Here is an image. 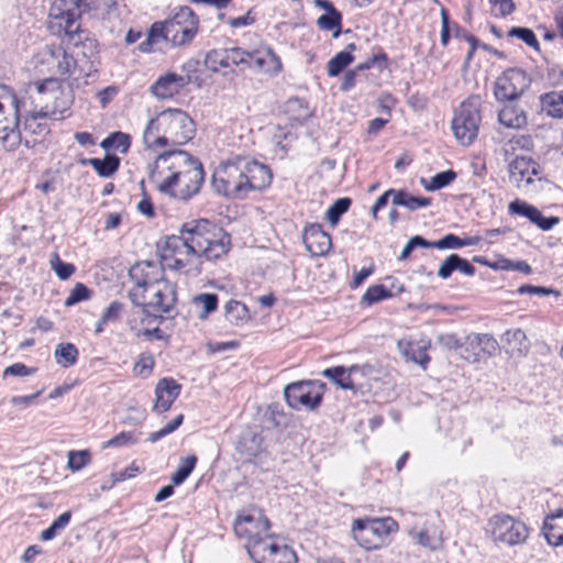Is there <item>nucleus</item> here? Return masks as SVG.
<instances>
[{
    "label": "nucleus",
    "instance_id": "obj_64",
    "mask_svg": "<svg viewBox=\"0 0 563 563\" xmlns=\"http://www.w3.org/2000/svg\"><path fill=\"white\" fill-rule=\"evenodd\" d=\"M438 342L442 347H444L449 351L457 350V349H461L463 351V341H461V339L456 334H453V333L440 334L438 336Z\"/></svg>",
    "mask_w": 563,
    "mask_h": 563
},
{
    "label": "nucleus",
    "instance_id": "obj_1",
    "mask_svg": "<svg viewBox=\"0 0 563 563\" xmlns=\"http://www.w3.org/2000/svg\"><path fill=\"white\" fill-rule=\"evenodd\" d=\"M271 183L268 166L240 155L220 163L211 178L214 192L229 199H244L250 192L264 190Z\"/></svg>",
    "mask_w": 563,
    "mask_h": 563
},
{
    "label": "nucleus",
    "instance_id": "obj_50",
    "mask_svg": "<svg viewBox=\"0 0 563 563\" xmlns=\"http://www.w3.org/2000/svg\"><path fill=\"white\" fill-rule=\"evenodd\" d=\"M508 36L517 37L525 42L528 46L539 51L540 44L534 32L529 27L514 26L508 31Z\"/></svg>",
    "mask_w": 563,
    "mask_h": 563
},
{
    "label": "nucleus",
    "instance_id": "obj_22",
    "mask_svg": "<svg viewBox=\"0 0 563 563\" xmlns=\"http://www.w3.org/2000/svg\"><path fill=\"white\" fill-rule=\"evenodd\" d=\"M408 534L416 544L429 551H437L443 544L442 529L435 520L426 519L421 526H411Z\"/></svg>",
    "mask_w": 563,
    "mask_h": 563
},
{
    "label": "nucleus",
    "instance_id": "obj_18",
    "mask_svg": "<svg viewBox=\"0 0 563 563\" xmlns=\"http://www.w3.org/2000/svg\"><path fill=\"white\" fill-rule=\"evenodd\" d=\"M529 87L526 73L518 68L505 70L495 81L494 95L498 101L512 102Z\"/></svg>",
    "mask_w": 563,
    "mask_h": 563
},
{
    "label": "nucleus",
    "instance_id": "obj_44",
    "mask_svg": "<svg viewBox=\"0 0 563 563\" xmlns=\"http://www.w3.org/2000/svg\"><path fill=\"white\" fill-rule=\"evenodd\" d=\"M317 25L320 30L333 31L332 36L336 38L341 34L342 13L339 10L323 13L318 18Z\"/></svg>",
    "mask_w": 563,
    "mask_h": 563
},
{
    "label": "nucleus",
    "instance_id": "obj_15",
    "mask_svg": "<svg viewBox=\"0 0 563 563\" xmlns=\"http://www.w3.org/2000/svg\"><path fill=\"white\" fill-rule=\"evenodd\" d=\"M195 258H198L197 254L190 250L181 234L166 238L161 250V263L165 268L181 271L187 268Z\"/></svg>",
    "mask_w": 563,
    "mask_h": 563
},
{
    "label": "nucleus",
    "instance_id": "obj_38",
    "mask_svg": "<svg viewBox=\"0 0 563 563\" xmlns=\"http://www.w3.org/2000/svg\"><path fill=\"white\" fill-rule=\"evenodd\" d=\"M322 376L329 378L342 389L355 390L353 378L349 375L344 366L339 365L325 368L322 372Z\"/></svg>",
    "mask_w": 563,
    "mask_h": 563
},
{
    "label": "nucleus",
    "instance_id": "obj_16",
    "mask_svg": "<svg viewBox=\"0 0 563 563\" xmlns=\"http://www.w3.org/2000/svg\"><path fill=\"white\" fill-rule=\"evenodd\" d=\"M87 8V0H55L49 12L51 30L60 34L64 29L79 25L78 19Z\"/></svg>",
    "mask_w": 563,
    "mask_h": 563
},
{
    "label": "nucleus",
    "instance_id": "obj_26",
    "mask_svg": "<svg viewBox=\"0 0 563 563\" xmlns=\"http://www.w3.org/2000/svg\"><path fill=\"white\" fill-rule=\"evenodd\" d=\"M190 81L189 75L181 76L175 73H166L159 76L151 86V92L158 99L172 98L189 85Z\"/></svg>",
    "mask_w": 563,
    "mask_h": 563
},
{
    "label": "nucleus",
    "instance_id": "obj_53",
    "mask_svg": "<svg viewBox=\"0 0 563 563\" xmlns=\"http://www.w3.org/2000/svg\"><path fill=\"white\" fill-rule=\"evenodd\" d=\"M505 339L509 345H512V351L522 352L528 347L527 336L523 330L515 329L505 333Z\"/></svg>",
    "mask_w": 563,
    "mask_h": 563
},
{
    "label": "nucleus",
    "instance_id": "obj_52",
    "mask_svg": "<svg viewBox=\"0 0 563 563\" xmlns=\"http://www.w3.org/2000/svg\"><path fill=\"white\" fill-rule=\"evenodd\" d=\"M92 291L82 283H77L70 290L68 297L65 300L66 307L75 306L81 301L90 299Z\"/></svg>",
    "mask_w": 563,
    "mask_h": 563
},
{
    "label": "nucleus",
    "instance_id": "obj_17",
    "mask_svg": "<svg viewBox=\"0 0 563 563\" xmlns=\"http://www.w3.org/2000/svg\"><path fill=\"white\" fill-rule=\"evenodd\" d=\"M176 302V290L175 286L168 280L163 279L161 283L154 285L153 288L141 298V302L137 306H142L144 311L153 314L156 313H169Z\"/></svg>",
    "mask_w": 563,
    "mask_h": 563
},
{
    "label": "nucleus",
    "instance_id": "obj_60",
    "mask_svg": "<svg viewBox=\"0 0 563 563\" xmlns=\"http://www.w3.org/2000/svg\"><path fill=\"white\" fill-rule=\"evenodd\" d=\"M517 291L520 295H536V296L554 295L555 297H559L561 295L560 291L554 288L544 287V286H534V285H528V284L520 286Z\"/></svg>",
    "mask_w": 563,
    "mask_h": 563
},
{
    "label": "nucleus",
    "instance_id": "obj_62",
    "mask_svg": "<svg viewBox=\"0 0 563 563\" xmlns=\"http://www.w3.org/2000/svg\"><path fill=\"white\" fill-rule=\"evenodd\" d=\"M123 311V303L119 301H112L102 313V322H117Z\"/></svg>",
    "mask_w": 563,
    "mask_h": 563
},
{
    "label": "nucleus",
    "instance_id": "obj_12",
    "mask_svg": "<svg viewBox=\"0 0 563 563\" xmlns=\"http://www.w3.org/2000/svg\"><path fill=\"white\" fill-rule=\"evenodd\" d=\"M487 532L495 542L506 545L521 544L529 537V529L526 523L506 514L493 516L488 520Z\"/></svg>",
    "mask_w": 563,
    "mask_h": 563
},
{
    "label": "nucleus",
    "instance_id": "obj_41",
    "mask_svg": "<svg viewBox=\"0 0 563 563\" xmlns=\"http://www.w3.org/2000/svg\"><path fill=\"white\" fill-rule=\"evenodd\" d=\"M218 296L211 292L199 294L192 298V305L201 308L198 312L200 320H206L210 313L214 312L218 309Z\"/></svg>",
    "mask_w": 563,
    "mask_h": 563
},
{
    "label": "nucleus",
    "instance_id": "obj_39",
    "mask_svg": "<svg viewBox=\"0 0 563 563\" xmlns=\"http://www.w3.org/2000/svg\"><path fill=\"white\" fill-rule=\"evenodd\" d=\"M543 109L552 118H563V90L551 91L541 96Z\"/></svg>",
    "mask_w": 563,
    "mask_h": 563
},
{
    "label": "nucleus",
    "instance_id": "obj_58",
    "mask_svg": "<svg viewBox=\"0 0 563 563\" xmlns=\"http://www.w3.org/2000/svg\"><path fill=\"white\" fill-rule=\"evenodd\" d=\"M388 56L384 52H379L378 54H374L369 58H367L364 63L360 64L354 70H356V74L358 71H363L366 69H369L374 66H378L380 70L387 67Z\"/></svg>",
    "mask_w": 563,
    "mask_h": 563
},
{
    "label": "nucleus",
    "instance_id": "obj_56",
    "mask_svg": "<svg viewBox=\"0 0 563 563\" xmlns=\"http://www.w3.org/2000/svg\"><path fill=\"white\" fill-rule=\"evenodd\" d=\"M184 421V415H178L176 418H174L170 422H168L164 428L161 430L153 432L148 435L147 441L154 443L164 437L174 432L178 427L181 426Z\"/></svg>",
    "mask_w": 563,
    "mask_h": 563
},
{
    "label": "nucleus",
    "instance_id": "obj_36",
    "mask_svg": "<svg viewBox=\"0 0 563 563\" xmlns=\"http://www.w3.org/2000/svg\"><path fill=\"white\" fill-rule=\"evenodd\" d=\"M479 242L478 236L460 238L455 234L448 233L438 241L430 242L431 249L446 250V249H461L464 246L476 245Z\"/></svg>",
    "mask_w": 563,
    "mask_h": 563
},
{
    "label": "nucleus",
    "instance_id": "obj_31",
    "mask_svg": "<svg viewBox=\"0 0 563 563\" xmlns=\"http://www.w3.org/2000/svg\"><path fill=\"white\" fill-rule=\"evenodd\" d=\"M500 124L510 129H522L527 125V115L523 109L514 103H507L498 112Z\"/></svg>",
    "mask_w": 563,
    "mask_h": 563
},
{
    "label": "nucleus",
    "instance_id": "obj_11",
    "mask_svg": "<svg viewBox=\"0 0 563 563\" xmlns=\"http://www.w3.org/2000/svg\"><path fill=\"white\" fill-rule=\"evenodd\" d=\"M164 271L163 264L154 261L137 262L129 269V277L134 283V287L129 290L133 305H139L154 285L165 279Z\"/></svg>",
    "mask_w": 563,
    "mask_h": 563
},
{
    "label": "nucleus",
    "instance_id": "obj_28",
    "mask_svg": "<svg viewBox=\"0 0 563 563\" xmlns=\"http://www.w3.org/2000/svg\"><path fill=\"white\" fill-rule=\"evenodd\" d=\"M181 390V385L174 378L165 377L158 380L155 387L156 400L154 410L157 412L167 411L177 399Z\"/></svg>",
    "mask_w": 563,
    "mask_h": 563
},
{
    "label": "nucleus",
    "instance_id": "obj_34",
    "mask_svg": "<svg viewBox=\"0 0 563 563\" xmlns=\"http://www.w3.org/2000/svg\"><path fill=\"white\" fill-rule=\"evenodd\" d=\"M431 202V198L413 196L405 189H397L395 199L391 200L394 206L404 207L409 211H416L418 209L429 207Z\"/></svg>",
    "mask_w": 563,
    "mask_h": 563
},
{
    "label": "nucleus",
    "instance_id": "obj_21",
    "mask_svg": "<svg viewBox=\"0 0 563 563\" xmlns=\"http://www.w3.org/2000/svg\"><path fill=\"white\" fill-rule=\"evenodd\" d=\"M269 528V521L262 514L255 515H242L239 516L234 522V532L239 538L247 540L245 544L246 550L254 541H263L267 530Z\"/></svg>",
    "mask_w": 563,
    "mask_h": 563
},
{
    "label": "nucleus",
    "instance_id": "obj_61",
    "mask_svg": "<svg viewBox=\"0 0 563 563\" xmlns=\"http://www.w3.org/2000/svg\"><path fill=\"white\" fill-rule=\"evenodd\" d=\"M136 438L132 432L122 431L104 443V448H119L136 443Z\"/></svg>",
    "mask_w": 563,
    "mask_h": 563
},
{
    "label": "nucleus",
    "instance_id": "obj_59",
    "mask_svg": "<svg viewBox=\"0 0 563 563\" xmlns=\"http://www.w3.org/2000/svg\"><path fill=\"white\" fill-rule=\"evenodd\" d=\"M89 461L90 456L87 451H70L68 453V467L74 472L84 468Z\"/></svg>",
    "mask_w": 563,
    "mask_h": 563
},
{
    "label": "nucleus",
    "instance_id": "obj_29",
    "mask_svg": "<svg viewBox=\"0 0 563 563\" xmlns=\"http://www.w3.org/2000/svg\"><path fill=\"white\" fill-rule=\"evenodd\" d=\"M52 56L57 60L56 69L60 76L67 77L78 71L79 76L85 77V73L87 71L81 65V60L75 58L70 49L66 48V46L60 44V47L52 52Z\"/></svg>",
    "mask_w": 563,
    "mask_h": 563
},
{
    "label": "nucleus",
    "instance_id": "obj_57",
    "mask_svg": "<svg viewBox=\"0 0 563 563\" xmlns=\"http://www.w3.org/2000/svg\"><path fill=\"white\" fill-rule=\"evenodd\" d=\"M184 421V415H178L176 418H174L170 422H168L164 428L161 430L153 432L148 435L147 441L154 443L164 437L174 432L178 427L181 426Z\"/></svg>",
    "mask_w": 563,
    "mask_h": 563
},
{
    "label": "nucleus",
    "instance_id": "obj_9",
    "mask_svg": "<svg viewBox=\"0 0 563 563\" xmlns=\"http://www.w3.org/2000/svg\"><path fill=\"white\" fill-rule=\"evenodd\" d=\"M62 38V45L70 49L75 58L81 60V65L85 67V77L91 76L98 71L97 59H98V44L97 41L89 37L88 34L80 29V25L62 30L60 34H57Z\"/></svg>",
    "mask_w": 563,
    "mask_h": 563
},
{
    "label": "nucleus",
    "instance_id": "obj_7",
    "mask_svg": "<svg viewBox=\"0 0 563 563\" xmlns=\"http://www.w3.org/2000/svg\"><path fill=\"white\" fill-rule=\"evenodd\" d=\"M22 101L5 86H0V140L3 147L15 151L22 144L19 130L22 115Z\"/></svg>",
    "mask_w": 563,
    "mask_h": 563
},
{
    "label": "nucleus",
    "instance_id": "obj_25",
    "mask_svg": "<svg viewBox=\"0 0 563 563\" xmlns=\"http://www.w3.org/2000/svg\"><path fill=\"white\" fill-rule=\"evenodd\" d=\"M510 180L517 187H521L522 183L529 186L533 183V176L541 174V167L538 162L531 157L516 156L508 166Z\"/></svg>",
    "mask_w": 563,
    "mask_h": 563
},
{
    "label": "nucleus",
    "instance_id": "obj_27",
    "mask_svg": "<svg viewBox=\"0 0 563 563\" xmlns=\"http://www.w3.org/2000/svg\"><path fill=\"white\" fill-rule=\"evenodd\" d=\"M303 242L307 250L314 256L328 254L332 246L330 234L318 223L310 224L305 229Z\"/></svg>",
    "mask_w": 563,
    "mask_h": 563
},
{
    "label": "nucleus",
    "instance_id": "obj_23",
    "mask_svg": "<svg viewBox=\"0 0 563 563\" xmlns=\"http://www.w3.org/2000/svg\"><path fill=\"white\" fill-rule=\"evenodd\" d=\"M205 181L203 170H191L189 175H183L170 184L168 191H162L169 195L175 199L188 201L194 196L198 195Z\"/></svg>",
    "mask_w": 563,
    "mask_h": 563
},
{
    "label": "nucleus",
    "instance_id": "obj_47",
    "mask_svg": "<svg viewBox=\"0 0 563 563\" xmlns=\"http://www.w3.org/2000/svg\"><path fill=\"white\" fill-rule=\"evenodd\" d=\"M456 178V173L452 169L443 170L431 177L429 184H426V180L422 179V184L426 190L435 191L440 190L444 187H448L451 183H453Z\"/></svg>",
    "mask_w": 563,
    "mask_h": 563
},
{
    "label": "nucleus",
    "instance_id": "obj_24",
    "mask_svg": "<svg viewBox=\"0 0 563 563\" xmlns=\"http://www.w3.org/2000/svg\"><path fill=\"white\" fill-rule=\"evenodd\" d=\"M508 211L510 214L527 218L542 231H550L560 222L558 217H545L537 207L520 199L511 201Z\"/></svg>",
    "mask_w": 563,
    "mask_h": 563
},
{
    "label": "nucleus",
    "instance_id": "obj_43",
    "mask_svg": "<svg viewBox=\"0 0 563 563\" xmlns=\"http://www.w3.org/2000/svg\"><path fill=\"white\" fill-rule=\"evenodd\" d=\"M394 296L395 291L393 289H387L386 285L377 284L367 288V290L362 296L361 303L365 306H372Z\"/></svg>",
    "mask_w": 563,
    "mask_h": 563
},
{
    "label": "nucleus",
    "instance_id": "obj_2",
    "mask_svg": "<svg viewBox=\"0 0 563 563\" xmlns=\"http://www.w3.org/2000/svg\"><path fill=\"white\" fill-rule=\"evenodd\" d=\"M199 18L194 10L187 5L178 10L164 21L154 22L148 31L145 41L139 44L142 53H152L154 45L159 42L168 43L172 47L188 46L198 34Z\"/></svg>",
    "mask_w": 563,
    "mask_h": 563
},
{
    "label": "nucleus",
    "instance_id": "obj_30",
    "mask_svg": "<svg viewBox=\"0 0 563 563\" xmlns=\"http://www.w3.org/2000/svg\"><path fill=\"white\" fill-rule=\"evenodd\" d=\"M542 530L550 545H563V509L548 515L543 521Z\"/></svg>",
    "mask_w": 563,
    "mask_h": 563
},
{
    "label": "nucleus",
    "instance_id": "obj_13",
    "mask_svg": "<svg viewBox=\"0 0 563 563\" xmlns=\"http://www.w3.org/2000/svg\"><path fill=\"white\" fill-rule=\"evenodd\" d=\"M324 384L317 380H299L288 384L284 389L287 405L296 410H314L323 398Z\"/></svg>",
    "mask_w": 563,
    "mask_h": 563
},
{
    "label": "nucleus",
    "instance_id": "obj_32",
    "mask_svg": "<svg viewBox=\"0 0 563 563\" xmlns=\"http://www.w3.org/2000/svg\"><path fill=\"white\" fill-rule=\"evenodd\" d=\"M261 445V435L255 432L247 431L241 434L236 444V450L245 461L251 462L260 454Z\"/></svg>",
    "mask_w": 563,
    "mask_h": 563
},
{
    "label": "nucleus",
    "instance_id": "obj_6",
    "mask_svg": "<svg viewBox=\"0 0 563 563\" xmlns=\"http://www.w3.org/2000/svg\"><path fill=\"white\" fill-rule=\"evenodd\" d=\"M191 170H203L198 158L183 150L167 151L157 156L150 172V180L157 190L168 191L173 180L189 175Z\"/></svg>",
    "mask_w": 563,
    "mask_h": 563
},
{
    "label": "nucleus",
    "instance_id": "obj_40",
    "mask_svg": "<svg viewBox=\"0 0 563 563\" xmlns=\"http://www.w3.org/2000/svg\"><path fill=\"white\" fill-rule=\"evenodd\" d=\"M228 58L231 65H246L251 67L253 64H256L258 67H262L264 60L261 57H257L255 53L246 52L240 47H230L228 48Z\"/></svg>",
    "mask_w": 563,
    "mask_h": 563
},
{
    "label": "nucleus",
    "instance_id": "obj_37",
    "mask_svg": "<svg viewBox=\"0 0 563 563\" xmlns=\"http://www.w3.org/2000/svg\"><path fill=\"white\" fill-rule=\"evenodd\" d=\"M79 351L73 343H59L57 344L54 351V357L56 363L64 367L68 368L76 364L78 360Z\"/></svg>",
    "mask_w": 563,
    "mask_h": 563
},
{
    "label": "nucleus",
    "instance_id": "obj_49",
    "mask_svg": "<svg viewBox=\"0 0 563 563\" xmlns=\"http://www.w3.org/2000/svg\"><path fill=\"white\" fill-rule=\"evenodd\" d=\"M352 200L347 197L336 199L327 210L325 219L331 223V225L338 224L341 217L347 212Z\"/></svg>",
    "mask_w": 563,
    "mask_h": 563
},
{
    "label": "nucleus",
    "instance_id": "obj_19",
    "mask_svg": "<svg viewBox=\"0 0 563 563\" xmlns=\"http://www.w3.org/2000/svg\"><path fill=\"white\" fill-rule=\"evenodd\" d=\"M24 131L33 139L27 137L22 141L26 148L35 152H43L47 145V137L51 134V126L47 122L49 117L36 114L34 111H22Z\"/></svg>",
    "mask_w": 563,
    "mask_h": 563
},
{
    "label": "nucleus",
    "instance_id": "obj_5",
    "mask_svg": "<svg viewBox=\"0 0 563 563\" xmlns=\"http://www.w3.org/2000/svg\"><path fill=\"white\" fill-rule=\"evenodd\" d=\"M180 234L198 257L218 260L228 253L230 235L207 219L191 220L183 224Z\"/></svg>",
    "mask_w": 563,
    "mask_h": 563
},
{
    "label": "nucleus",
    "instance_id": "obj_33",
    "mask_svg": "<svg viewBox=\"0 0 563 563\" xmlns=\"http://www.w3.org/2000/svg\"><path fill=\"white\" fill-rule=\"evenodd\" d=\"M356 46L354 43L346 45L344 51L336 53L327 64L328 75L335 77L341 74L353 60L354 56L352 52L355 51Z\"/></svg>",
    "mask_w": 563,
    "mask_h": 563
},
{
    "label": "nucleus",
    "instance_id": "obj_63",
    "mask_svg": "<svg viewBox=\"0 0 563 563\" xmlns=\"http://www.w3.org/2000/svg\"><path fill=\"white\" fill-rule=\"evenodd\" d=\"M489 3L496 16H506L515 10L512 0H489Z\"/></svg>",
    "mask_w": 563,
    "mask_h": 563
},
{
    "label": "nucleus",
    "instance_id": "obj_20",
    "mask_svg": "<svg viewBox=\"0 0 563 563\" xmlns=\"http://www.w3.org/2000/svg\"><path fill=\"white\" fill-rule=\"evenodd\" d=\"M499 350L497 340L488 333H470L464 338L462 356L477 362L483 356H493Z\"/></svg>",
    "mask_w": 563,
    "mask_h": 563
},
{
    "label": "nucleus",
    "instance_id": "obj_55",
    "mask_svg": "<svg viewBox=\"0 0 563 563\" xmlns=\"http://www.w3.org/2000/svg\"><path fill=\"white\" fill-rule=\"evenodd\" d=\"M184 421V415H178L176 418H174L170 422H168L164 428L161 430L153 432L148 435L147 441L154 443L164 437L174 432L178 427L181 426Z\"/></svg>",
    "mask_w": 563,
    "mask_h": 563
},
{
    "label": "nucleus",
    "instance_id": "obj_54",
    "mask_svg": "<svg viewBox=\"0 0 563 563\" xmlns=\"http://www.w3.org/2000/svg\"><path fill=\"white\" fill-rule=\"evenodd\" d=\"M417 247L431 249L430 241L426 240L421 235L411 236L404 246L402 251L400 252L398 260L406 261L411 254V252Z\"/></svg>",
    "mask_w": 563,
    "mask_h": 563
},
{
    "label": "nucleus",
    "instance_id": "obj_51",
    "mask_svg": "<svg viewBox=\"0 0 563 563\" xmlns=\"http://www.w3.org/2000/svg\"><path fill=\"white\" fill-rule=\"evenodd\" d=\"M51 267L62 280L68 279L76 271L71 263L63 262L57 253H54L49 260Z\"/></svg>",
    "mask_w": 563,
    "mask_h": 563
},
{
    "label": "nucleus",
    "instance_id": "obj_3",
    "mask_svg": "<svg viewBox=\"0 0 563 563\" xmlns=\"http://www.w3.org/2000/svg\"><path fill=\"white\" fill-rule=\"evenodd\" d=\"M21 101L24 111H34L52 120H62L70 110L74 93L69 87L64 88L58 79L48 78L30 85Z\"/></svg>",
    "mask_w": 563,
    "mask_h": 563
},
{
    "label": "nucleus",
    "instance_id": "obj_14",
    "mask_svg": "<svg viewBox=\"0 0 563 563\" xmlns=\"http://www.w3.org/2000/svg\"><path fill=\"white\" fill-rule=\"evenodd\" d=\"M249 554L254 563H297L295 551L271 534H265L263 541H254L249 547Z\"/></svg>",
    "mask_w": 563,
    "mask_h": 563
},
{
    "label": "nucleus",
    "instance_id": "obj_45",
    "mask_svg": "<svg viewBox=\"0 0 563 563\" xmlns=\"http://www.w3.org/2000/svg\"><path fill=\"white\" fill-rule=\"evenodd\" d=\"M131 145V137L129 134L123 132H113L109 136H107L100 143V146L103 150H117L121 153H126Z\"/></svg>",
    "mask_w": 563,
    "mask_h": 563
},
{
    "label": "nucleus",
    "instance_id": "obj_8",
    "mask_svg": "<svg viewBox=\"0 0 563 563\" xmlns=\"http://www.w3.org/2000/svg\"><path fill=\"white\" fill-rule=\"evenodd\" d=\"M482 100L479 96H471L455 110L451 128L456 141L471 145L478 135Z\"/></svg>",
    "mask_w": 563,
    "mask_h": 563
},
{
    "label": "nucleus",
    "instance_id": "obj_48",
    "mask_svg": "<svg viewBox=\"0 0 563 563\" xmlns=\"http://www.w3.org/2000/svg\"><path fill=\"white\" fill-rule=\"evenodd\" d=\"M205 65L213 73L218 71L220 68L230 67L228 48L210 51L205 58Z\"/></svg>",
    "mask_w": 563,
    "mask_h": 563
},
{
    "label": "nucleus",
    "instance_id": "obj_46",
    "mask_svg": "<svg viewBox=\"0 0 563 563\" xmlns=\"http://www.w3.org/2000/svg\"><path fill=\"white\" fill-rule=\"evenodd\" d=\"M197 461L195 455H188L183 459L177 470L170 476L173 484L176 486L181 485L196 467Z\"/></svg>",
    "mask_w": 563,
    "mask_h": 563
},
{
    "label": "nucleus",
    "instance_id": "obj_10",
    "mask_svg": "<svg viewBox=\"0 0 563 563\" xmlns=\"http://www.w3.org/2000/svg\"><path fill=\"white\" fill-rule=\"evenodd\" d=\"M397 528V522L391 518L356 519L352 525V533L360 547L365 550H377Z\"/></svg>",
    "mask_w": 563,
    "mask_h": 563
},
{
    "label": "nucleus",
    "instance_id": "obj_42",
    "mask_svg": "<svg viewBox=\"0 0 563 563\" xmlns=\"http://www.w3.org/2000/svg\"><path fill=\"white\" fill-rule=\"evenodd\" d=\"M89 165L99 176L108 178L119 169L120 158L117 155H106L104 158H95Z\"/></svg>",
    "mask_w": 563,
    "mask_h": 563
},
{
    "label": "nucleus",
    "instance_id": "obj_4",
    "mask_svg": "<svg viewBox=\"0 0 563 563\" xmlns=\"http://www.w3.org/2000/svg\"><path fill=\"white\" fill-rule=\"evenodd\" d=\"M196 132L194 120L180 109H167L151 119L143 133L147 148L167 145H184Z\"/></svg>",
    "mask_w": 563,
    "mask_h": 563
},
{
    "label": "nucleus",
    "instance_id": "obj_35",
    "mask_svg": "<svg viewBox=\"0 0 563 563\" xmlns=\"http://www.w3.org/2000/svg\"><path fill=\"white\" fill-rule=\"evenodd\" d=\"M224 318L233 325H242L250 320V311L246 305L231 299L224 306Z\"/></svg>",
    "mask_w": 563,
    "mask_h": 563
}]
</instances>
